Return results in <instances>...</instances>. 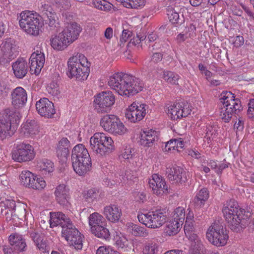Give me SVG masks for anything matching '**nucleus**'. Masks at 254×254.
<instances>
[{"mask_svg":"<svg viewBox=\"0 0 254 254\" xmlns=\"http://www.w3.org/2000/svg\"><path fill=\"white\" fill-rule=\"evenodd\" d=\"M50 227L60 226L62 227V236L70 246L78 250L83 247V236L75 228L69 218L61 212L50 213Z\"/></svg>","mask_w":254,"mask_h":254,"instance_id":"1","label":"nucleus"},{"mask_svg":"<svg viewBox=\"0 0 254 254\" xmlns=\"http://www.w3.org/2000/svg\"><path fill=\"white\" fill-rule=\"evenodd\" d=\"M109 85L119 95L130 97L142 91L143 83L140 79L130 74L116 73L111 76Z\"/></svg>","mask_w":254,"mask_h":254,"instance_id":"2","label":"nucleus"},{"mask_svg":"<svg viewBox=\"0 0 254 254\" xmlns=\"http://www.w3.org/2000/svg\"><path fill=\"white\" fill-rule=\"evenodd\" d=\"M244 209L239 208L238 202L231 199L224 203L222 212L230 229L236 233H241L247 225V219L243 218Z\"/></svg>","mask_w":254,"mask_h":254,"instance_id":"3","label":"nucleus"},{"mask_svg":"<svg viewBox=\"0 0 254 254\" xmlns=\"http://www.w3.org/2000/svg\"><path fill=\"white\" fill-rule=\"evenodd\" d=\"M89 65L87 59L83 55H77L69 59L66 75L69 78L75 77L78 80H84L89 74Z\"/></svg>","mask_w":254,"mask_h":254,"instance_id":"4","label":"nucleus"},{"mask_svg":"<svg viewBox=\"0 0 254 254\" xmlns=\"http://www.w3.org/2000/svg\"><path fill=\"white\" fill-rule=\"evenodd\" d=\"M219 100L223 106L221 107L220 116L225 123L229 122L233 114L238 115L243 110L240 100L236 98L231 92H223Z\"/></svg>","mask_w":254,"mask_h":254,"instance_id":"5","label":"nucleus"},{"mask_svg":"<svg viewBox=\"0 0 254 254\" xmlns=\"http://www.w3.org/2000/svg\"><path fill=\"white\" fill-rule=\"evenodd\" d=\"M21 116L19 111L8 108L0 112V139L3 140L13 134L12 124H18Z\"/></svg>","mask_w":254,"mask_h":254,"instance_id":"6","label":"nucleus"},{"mask_svg":"<svg viewBox=\"0 0 254 254\" xmlns=\"http://www.w3.org/2000/svg\"><path fill=\"white\" fill-rule=\"evenodd\" d=\"M90 147L93 152L100 157H105L115 150L111 137L102 132H96L90 138Z\"/></svg>","mask_w":254,"mask_h":254,"instance_id":"7","label":"nucleus"},{"mask_svg":"<svg viewBox=\"0 0 254 254\" xmlns=\"http://www.w3.org/2000/svg\"><path fill=\"white\" fill-rule=\"evenodd\" d=\"M19 24L22 30L30 35L36 36L39 34L41 24L39 15L36 12L33 13L29 10L21 12Z\"/></svg>","mask_w":254,"mask_h":254,"instance_id":"8","label":"nucleus"},{"mask_svg":"<svg viewBox=\"0 0 254 254\" xmlns=\"http://www.w3.org/2000/svg\"><path fill=\"white\" fill-rule=\"evenodd\" d=\"M206 237L211 244L218 247L225 245L229 238L226 229L220 220H215L209 227Z\"/></svg>","mask_w":254,"mask_h":254,"instance_id":"9","label":"nucleus"},{"mask_svg":"<svg viewBox=\"0 0 254 254\" xmlns=\"http://www.w3.org/2000/svg\"><path fill=\"white\" fill-rule=\"evenodd\" d=\"M167 212L165 209H157L146 214H138L139 221L150 228H158L162 226L167 219Z\"/></svg>","mask_w":254,"mask_h":254,"instance_id":"10","label":"nucleus"},{"mask_svg":"<svg viewBox=\"0 0 254 254\" xmlns=\"http://www.w3.org/2000/svg\"><path fill=\"white\" fill-rule=\"evenodd\" d=\"M115 102V97L110 91H103L94 96V110L98 113H109Z\"/></svg>","mask_w":254,"mask_h":254,"instance_id":"11","label":"nucleus"},{"mask_svg":"<svg viewBox=\"0 0 254 254\" xmlns=\"http://www.w3.org/2000/svg\"><path fill=\"white\" fill-rule=\"evenodd\" d=\"M39 18L41 17L48 25L51 30H54L59 26V18L51 5L41 2L39 7Z\"/></svg>","mask_w":254,"mask_h":254,"instance_id":"12","label":"nucleus"},{"mask_svg":"<svg viewBox=\"0 0 254 254\" xmlns=\"http://www.w3.org/2000/svg\"><path fill=\"white\" fill-rule=\"evenodd\" d=\"M2 54L0 57L1 64H6L15 59L18 55V47L15 41L11 38H7L1 44Z\"/></svg>","mask_w":254,"mask_h":254,"instance_id":"13","label":"nucleus"},{"mask_svg":"<svg viewBox=\"0 0 254 254\" xmlns=\"http://www.w3.org/2000/svg\"><path fill=\"white\" fill-rule=\"evenodd\" d=\"M19 178L21 184L29 189L39 190L44 188L46 185L42 178H38L27 170L22 171Z\"/></svg>","mask_w":254,"mask_h":254,"instance_id":"14","label":"nucleus"},{"mask_svg":"<svg viewBox=\"0 0 254 254\" xmlns=\"http://www.w3.org/2000/svg\"><path fill=\"white\" fill-rule=\"evenodd\" d=\"M34 157V148L28 143L23 142L18 144L12 152V159L18 162L31 161Z\"/></svg>","mask_w":254,"mask_h":254,"instance_id":"15","label":"nucleus"},{"mask_svg":"<svg viewBox=\"0 0 254 254\" xmlns=\"http://www.w3.org/2000/svg\"><path fill=\"white\" fill-rule=\"evenodd\" d=\"M147 106L144 104L133 102L127 110L126 117L133 123L141 121L146 114V107Z\"/></svg>","mask_w":254,"mask_h":254,"instance_id":"16","label":"nucleus"},{"mask_svg":"<svg viewBox=\"0 0 254 254\" xmlns=\"http://www.w3.org/2000/svg\"><path fill=\"white\" fill-rule=\"evenodd\" d=\"M191 110L187 102H181L174 103L168 108V113L172 119L175 120L186 117L190 114Z\"/></svg>","mask_w":254,"mask_h":254,"instance_id":"17","label":"nucleus"},{"mask_svg":"<svg viewBox=\"0 0 254 254\" xmlns=\"http://www.w3.org/2000/svg\"><path fill=\"white\" fill-rule=\"evenodd\" d=\"M36 108L38 113L45 118H52L56 113L54 104L47 98H41L37 101Z\"/></svg>","mask_w":254,"mask_h":254,"instance_id":"18","label":"nucleus"},{"mask_svg":"<svg viewBox=\"0 0 254 254\" xmlns=\"http://www.w3.org/2000/svg\"><path fill=\"white\" fill-rule=\"evenodd\" d=\"M148 184L150 188H152L153 193L156 195L169 192L165 180L157 174L152 175V179H149Z\"/></svg>","mask_w":254,"mask_h":254,"instance_id":"19","label":"nucleus"},{"mask_svg":"<svg viewBox=\"0 0 254 254\" xmlns=\"http://www.w3.org/2000/svg\"><path fill=\"white\" fill-rule=\"evenodd\" d=\"M45 62V55L41 51L33 53L29 59L30 69L31 72L37 75L40 73Z\"/></svg>","mask_w":254,"mask_h":254,"instance_id":"20","label":"nucleus"},{"mask_svg":"<svg viewBox=\"0 0 254 254\" xmlns=\"http://www.w3.org/2000/svg\"><path fill=\"white\" fill-rule=\"evenodd\" d=\"M54 194L57 202L61 205L68 207L70 204V190L67 186L64 184L59 185L56 188Z\"/></svg>","mask_w":254,"mask_h":254,"instance_id":"21","label":"nucleus"},{"mask_svg":"<svg viewBox=\"0 0 254 254\" xmlns=\"http://www.w3.org/2000/svg\"><path fill=\"white\" fill-rule=\"evenodd\" d=\"M12 105L16 109L20 108L24 106L27 99V95L25 90L21 87H17L14 89L11 93Z\"/></svg>","mask_w":254,"mask_h":254,"instance_id":"22","label":"nucleus"},{"mask_svg":"<svg viewBox=\"0 0 254 254\" xmlns=\"http://www.w3.org/2000/svg\"><path fill=\"white\" fill-rule=\"evenodd\" d=\"M167 174H168V179L172 184H182L187 180L186 172L181 167L176 166L167 169Z\"/></svg>","mask_w":254,"mask_h":254,"instance_id":"23","label":"nucleus"},{"mask_svg":"<svg viewBox=\"0 0 254 254\" xmlns=\"http://www.w3.org/2000/svg\"><path fill=\"white\" fill-rule=\"evenodd\" d=\"M103 213L109 221L117 223L121 219L122 211L118 205L111 204L104 208Z\"/></svg>","mask_w":254,"mask_h":254,"instance_id":"24","label":"nucleus"},{"mask_svg":"<svg viewBox=\"0 0 254 254\" xmlns=\"http://www.w3.org/2000/svg\"><path fill=\"white\" fill-rule=\"evenodd\" d=\"M8 240L13 250L17 253L23 252L27 250V244L22 235L16 233L12 234L9 236Z\"/></svg>","mask_w":254,"mask_h":254,"instance_id":"25","label":"nucleus"},{"mask_svg":"<svg viewBox=\"0 0 254 254\" xmlns=\"http://www.w3.org/2000/svg\"><path fill=\"white\" fill-rule=\"evenodd\" d=\"M72 166L74 171L79 176H82L90 171L91 168V158L84 159H75L71 160Z\"/></svg>","mask_w":254,"mask_h":254,"instance_id":"26","label":"nucleus"},{"mask_svg":"<svg viewBox=\"0 0 254 254\" xmlns=\"http://www.w3.org/2000/svg\"><path fill=\"white\" fill-rule=\"evenodd\" d=\"M28 234L39 251L43 253L46 252L48 246L47 240L45 239L42 233L32 230L28 231Z\"/></svg>","mask_w":254,"mask_h":254,"instance_id":"27","label":"nucleus"},{"mask_svg":"<svg viewBox=\"0 0 254 254\" xmlns=\"http://www.w3.org/2000/svg\"><path fill=\"white\" fill-rule=\"evenodd\" d=\"M158 139L157 133L152 129L143 131L140 135L139 144L144 147H152Z\"/></svg>","mask_w":254,"mask_h":254,"instance_id":"28","label":"nucleus"},{"mask_svg":"<svg viewBox=\"0 0 254 254\" xmlns=\"http://www.w3.org/2000/svg\"><path fill=\"white\" fill-rule=\"evenodd\" d=\"M12 67L14 76L19 79H22L24 77L28 70L27 63L23 58L17 59L12 64Z\"/></svg>","mask_w":254,"mask_h":254,"instance_id":"29","label":"nucleus"},{"mask_svg":"<svg viewBox=\"0 0 254 254\" xmlns=\"http://www.w3.org/2000/svg\"><path fill=\"white\" fill-rule=\"evenodd\" d=\"M193 229L192 224H191V225L190 224L188 225L186 224L184 226L185 235L191 242L190 247L191 250H201L202 245L197 235L193 233Z\"/></svg>","mask_w":254,"mask_h":254,"instance_id":"30","label":"nucleus"},{"mask_svg":"<svg viewBox=\"0 0 254 254\" xmlns=\"http://www.w3.org/2000/svg\"><path fill=\"white\" fill-rule=\"evenodd\" d=\"M81 30L82 28L79 24L76 22H72L68 24L63 31L71 44L78 38Z\"/></svg>","mask_w":254,"mask_h":254,"instance_id":"31","label":"nucleus"},{"mask_svg":"<svg viewBox=\"0 0 254 254\" xmlns=\"http://www.w3.org/2000/svg\"><path fill=\"white\" fill-rule=\"evenodd\" d=\"M68 39V38L62 31L58 35L51 39V46L55 50H63L70 44Z\"/></svg>","mask_w":254,"mask_h":254,"instance_id":"32","label":"nucleus"},{"mask_svg":"<svg viewBox=\"0 0 254 254\" xmlns=\"http://www.w3.org/2000/svg\"><path fill=\"white\" fill-rule=\"evenodd\" d=\"M70 142L66 138L63 137L59 142V144L57 149V154L59 159L62 161H66L69 154V148Z\"/></svg>","mask_w":254,"mask_h":254,"instance_id":"33","label":"nucleus"},{"mask_svg":"<svg viewBox=\"0 0 254 254\" xmlns=\"http://www.w3.org/2000/svg\"><path fill=\"white\" fill-rule=\"evenodd\" d=\"M21 132L25 136H33L39 132V126L35 120H27L21 127Z\"/></svg>","mask_w":254,"mask_h":254,"instance_id":"34","label":"nucleus"},{"mask_svg":"<svg viewBox=\"0 0 254 254\" xmlns=\"http://www.w3.org/2000/svg\"><path fill=\"white\" fill-rule=\"evenodd\" d=\"M90 158V155L87 149L82 144H79L75 145L72 150L71 159V160L77 159H84Z\"/></svg>","mask_w":254,"mask_h":254,"instance_id":"35","label":"nucleus"},{"mask_svg":"<svg viewBox=\"0 0 254 254\" xmlns=\"http://www.w3.org/2000/svg\"><path fill=\"white\" fill-rule=\"evenodd\" d=\"M119 118L114 115H106L100 120V125L104 129L107 131H112L113 126Z\"/></svg>","mask_w":254,"mask_h":254,"instance_id":"36","label":"nucleus"},{"mask_svg":"<svg viewBox=\"0 0 254 254\" xmlns=\"http://www.w3.org/2000/svg\"><path fill=\"white\" fill-rule=\"evenodd\" d=\"M209 197V193L206 188L201 189L194 197L193 203L195 208L203 206Z\"/></svg>","mask_w":254,"mask_h":254,"instance_id":"37","label":"nucleus"},{"mask_svg":"<svg viewBox=\"0 0 254 254\" xmlns=\"http://www.w3.org/2000/svg\"><path fill=\"white\" fill-rule=\"evenodd\" d=\"M184 142L181 139H172L165 143L164 146H162V150L164 152H168L171 150H177L180 151V149L184 147Z\"/></svg>","mask_w":254,"mask_h":254,"instance_id":"38","label":"nucleus"},{"mask_svg":"<svg viewBox=\"0 0 254 254\" xmlns=\"http://www.w3.org/2000/svg\"><path fill=\"white\" fill-rule=\"evenodd\" d=\"M89 225L91 227V231L92 229H95L100 225H104L106 220L104 217L97 212H94L90 214L88 217Z\"/></svg>","mask_w":254,"mask_h":254,"instance_id":"39","label":"nucleus"},{"mask_svg":"<svg viewBox=\"0 0 254 254\" xmlns=\"http://www.w3.org/2000/svg\"><path fill=\"white\" fill-rule=\"evenodd\" d=\"M91 232L96 237L103 240L109 241L111 238L110 233L108 229L105 227V224L92 229Z\"/></svg>","mask_w":254,"mask_h":254,"instance_id":"40","label":"nucleus"},{"mask_svg":"<svg viewBox=\"0 0 254 254\" xmlns=\"http://www.w3.org/2000/svg\"><path fill=\"white\" fill-rule=\"evenodd\" d=\"M182 225L178 221L173 220H170L166 223L165 232L168 236L175 235L180 231Z\"/></svg>","mask_w":254,"mask_h":254,"instance_id":"41","label":"nucleus"},{"mask_svg":"<svg viewBox=\"0 0 254 254\" xmlns=\"http://www.w3.org/2000/svg\"><path fill=\"white\" fill-rule=\"evenodd\" d=\"M127 229L134 236L145 237L148 234L146 228L133 223L129 224Z\"/></svg>","mask_w":254,"mask_h":254,"instance_id":"42","label":"nucleus"},{"mask_svg":"<svg viewBox=\"0 0 254 254\" xmlns=\"http://www.w3.org/2000/svg\"><path fill=\"white\" fill-rule=\"evenodd\" d=\"M116 244L119 249L124 252H128L129 250H131L132 245V244L124 236L119 237Z\"/></svg>","mask_w":254,"mask_h":254,"instance_id":"43","label":"nucleus"},{"mask_svg":"<svg viewBox=\"0 0 254 254\" xmlns=\"http://www.w3.org/2000/svg\"><path fill=\"white\" fill-rule=\"evenodd\" d=\"M165 70L158 66H151L148 68V74L149 77L156 79H161Z\"/></svg>","mask_w":254,"mask_h":254,"instance_id":"44","label":"nucleus"},{"mask_svg":"<svg viewBox=\"0 0 254 254\" xmlns=\"http://www.w3.org/2000/svg\"><path fill=\"white\" fill-rule=\"evenodd\" d=\"M179 75L177 73L168 70H165L163 74V78L166 82L171 84H178Z\"/></svg>","mask_w":254,"mask_h":254,"instance_id":"45","label":"nucleus"},{"mask_svg":"<svg viewBox=\"0 0 254 254\" xmlns=\"http://www.w3.org/2000/svg\"><path fill=\"white\" fill-rule=\"evenodd\" d=\"M83 195L85 201L88 203H93L96 200L99 195V191L95 189H91L84 191Z\"/></svg>","mask_w":254,"mask_h":254,"instance_id":"46","label":"nucleus"},{"mask_svg":"<svg viewBox=\"0 0 254 254\" xmlns=\"http://www.w3.org/2000/svg\"><path fill=\"white\" fill-rule=\"evenodd\" d=\"M112 131L109 132L114 135H123L127 132V128L119 119L117 123L113 126Z\"/></svg>","mask_w":254,"mask_h":254,"instance_id":"47","label":"nucleus"},{"mask_svg":"<svg viewBox=\"0 0 254 254\" xmlns=\"http://www.w3.org/2000/svg\"><path fill=\"white\" fill-rule=\"evenodd\" d=\"M185 218V210L183 207L176 208L174 211L173 219L178 221L182 225L183 224Z\"/></svg>","mask_w":254,"mask_h":254,"instance_id":"48","label":"nucleus"},{"mask_svg":"<svg viewBox=\"0 0 254 254\" xmlns=\"http://www.w3.org/2000/svg\"><path fill=\"white\" fill-rule=\"evenodd\" d=\"M93 4L96 8L104 11L110 10L113 6L111 3L105 0H93Z\"/></svg>","mask_w":254,"mask_h":254,"instance_id":"49","label":"nucleus"},{"mask_svg":"<svg viewBox=\"0 0 254 254\" xmlns=\"http://www.w3.org/2000/svg\"><path fill=\"white\" fill-rule=\"evenodd\" d=\"M40 167L42 170L48 173L52 172L54 170V163L51 160L48 159L43 160L40 163Z\"/></svg>","mask_w":254,"mask_h":254,"instance_id":"50","label":"nucleus"},{"mask_svg":"<svg viewBox=\"0 0 254 254\" xmlns=\"http://www.w3.org/2000/svg\"><path fill=\"white\" fill-rule=\"evenodd\" d=\"M168 18L170 21L173 24H181L184 21L183 19H181L179 13L176 12L174 9H171L168 11Z\"/></svg>","mask_w":254,"mask_h":254,"instance_id":"51","label":"nucleus"},{"mask_svg":"<svg viewBox=\"0 0 254 254\" xmlns=\"http://www.w3.org/2000/svg\"><path fill=\"white\" fill-rule=\"evenodd\" d=\"M158 252V247L155 243H149L143 249V254H156Z\"/></svg>","mask_w":254,"mask_h":254,"instance_id":"52","label":"nucleus"},{"mask_svg":"<svg viewBox=\"0 0 254 254\" xmlns=\"http://www.w3.org/2000/svg\"><path fill=\"white\" fill-rule=\"evenodd\" d=\"M126 6L127 8H138L143 7L145 4L144 0H127Z\"/></svg>","mask_w":254,"mask_h":254,"instance_id":"53","label":"nucleus"},{"mask_svg":"<svg viewBox=\"0 0 254 254\" xmlns=\"http://www.w3.org/2000/svg\"><path fill=\"white\" fill-rule=\"evenodd\" d=\"M47 91L53 96L58 95L60 91L59 90V85L57 82L52 81L47 87Z\"/></svg>","mask_w":254,"mask_h":254,"instance_id":"54","label":"nucleus"},{"mask_svg":"<svg viewBox=\"0 0 254 254\" xmlns=\"http://www.w3.org/2000/svg\"><path fill=\"white\" fill-rule=\"evenodd\" d=\"M163 56V54L161 53L157 52L153 53L151 56L150 65L152 66L153 64H157L161 62L162 60Z\"/></svg>","mask_w":254,"mask_h":254,"instance_id":"55","label":"nucleus"},{"mask_svg":"<svg viewBox=\"0 0 254 254\" xmlns=\"http://www.w3.org/2000/svg\"><path fill=\"white\" fill-rule=\"evenodd\" d=\"M247 114L249 118H254V99H251L249 101Z\"/></svg>","mask_w":254,"mask_h":254,"instance_id":"56","label":"nucleus"},{"mask_svg":"<svg viewBox=\"0 0 254 254\" xmlns=\"http://www.w3.org/2000/svg\"><path fill=\"white\" fill-rule=\"evenodd\" d=\"M131 35V32L128 30H124L122 32V36L120 38V42L121 43L120 45L121 46L122 44L126 42L129 37H130Z\"/></svg>","mask_w":254,"mask_h":254,"instance_id":"57","label":"nucleus"},{"mask_svg":"<svg viewBox=\"0 0 254 254\" xmlns=\"http://www.w3.org/2000/svg\"><path fill=\"white\" fill-rule=\"evenodd\" d=\"M206 135L208 136L207 139L209 138V139H210L211 137L212 138L215 137L216 136L215 128H214L212 126H209L206 128Z\"/></svg>","mask_w":254,"mask_h":254,"instance_id":"58","label":"nucleus"},{"mask_svg":"<svg viewBox=\"0 0 254 254\" xmlns=\"http://www.w3.org/2000/svg\"><path fill=\"white\" fill-rule=\"evenodd\" d=\"M244 43V38L242 36H237L235 38L234 42V46L236 47H240L243 45Z\"/></svg>","mask_w":254,"mask_h":254,"instance_id":"59","label":"nucleus"},{"mask_svg":"<svg viewBox=\"0 0 254 254\" xmlns=\"http://www.w3.org/2000/svg\"><path fill=\"white\" fill-rule=\"evenodd\" d=\"M132 155L133 154H132V152L130 148H126L122 154L123 158L126 160L132 158Z\"/></svg>","mask_w":254,"mask_h":254,"instance_id":"60","label":"nucleus"},{"mask_svg":"<svg viewBox=\"0 0 254 254\" xmlns=\"http://www.w3.org/2000/svg\"><path fill=\"white\" fill-rule=\"evenodd\" d=\"M134 197L136 201L143 202L146 199V195L140 192H136L134 193Z\"/></svg>","mask_w":254,"mask_h":254,"instance_id":"61","label":"nucleus"},{"mask_svg":"<svg viewBox=\"0 0 254 254\" xmlns=\"http://www.w3.org/2000/svg\"><path fill=\"white\" fill-rule=\"evenodd\" d=\"M242 7L246 13H247L248 15L250 17V19L254 20V13L248 7L244 5H242Z\"/></svg>","mask_w":254,"mask_h":254,"instance_id":"62","label":"nucleus"},{"mask_svg":"<svg viewBox=\"0 0 254 254\" xmlns=\"http://www.w3.org/2000/svg\"><path fill=\"white\" fill-rule=\"evenodd\" d=\"M105 37L108 39H110L113 36V29L111 27H108L104 33Z\"/></svg>","mask_w":254,"mask_h":254,"instance_id":"63","label":"nucleus"},{"mask_svg":"<svg viewBox=\"0 0 254 254\" xmlns=\"http://www.w3.org/2000/svg\"><path fill=\"white\" fill-rule=\"evenodd\" d=\"M12 248L4 246L3 247L2 250L4 254H14Z\"/></svg>","mask_w":254,"mask_h":254,"instance_id":"64","label":"nucleus"}]
</instances>
